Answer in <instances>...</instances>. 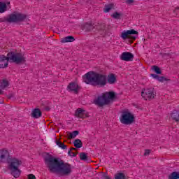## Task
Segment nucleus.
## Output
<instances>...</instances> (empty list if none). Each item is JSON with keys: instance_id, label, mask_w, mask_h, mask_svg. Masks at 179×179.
<instances>
[{"instance_id": "1", "label": "nucleus", "mask_w": 179, "mask_h": 179, "mask_svg": "<svg viewBox=\"0 0 179 179\" xmlns=\"http://www.w3.org/2000/svg\"><path fill=\"white\" fill-rule=\"evenodd\" d=\"M45 164H46L50 173L57 174L61 176H70L72 173V165L64 162V161L49 155L45 157Z\"/></svg>"}, {"instance_id": "2", "label": "nucleus", "mask_w": 179, "mask_h": 179, "mask_svg": "<svg viewBox=\"0 0 179 179\" xmlns=\"http://www.w3.org/2000/svg\"><path fill=\"white\" fill-rule=\"evenodd\" d=\"M83 80L87 85L100 86L103 87L107 85V76L94 71H89L83 76Z\"/></svg>"}, {"instance_id": "3", "label": "nucleus", "mask_w": 179, "mask_h": 179, "mask_svg": "<svg viewBox=\"0 0 179 179\" xmlns=\"http://www.w3.org/2000/svg\"><path fill=\"white\" fill-rule=\"evenodd\" d=\"M9 61L15 62V64H24L26 57L23 53L13 52H8L7 57L0 55V68H8Z\"/></svg>"}, {"instance_id": "4", "label": "nucleus", "mask_w": 179, "mask_h": 179, "mask_svg": "<svg viewBox=\"0 0 179 179\" xmlns=\"http://www.w3.org/2000/svg\"><path fill=\"white\" fill-rule=\"evenodd\" d=\"M8 163L11 176L15 178H19L22 174V171L19 169L22 166V162L17 158H12L8 160Z\"/></svg>"}, {"instance_id": "5", "label": "nucleus", "mask_w": 179, "mask_h": 179, "mask_svg": "<svg viewBox=\"0 0 179 179\" xmlns=\"http://www.w3.org/2000/svg\"><path fill=\"white\" fill-rule=\"evenodd\" d=\"M117 99V95L114 92H105L102 96H99L94 101V104L99 107H103L106 104H110V101L115 100Z\"/></svg>"}, {"instance_id": "6", "label": "nucleus", "mask_w": 179, "mask_h": 179, "mask_svg": "<svg viewBox=\"0 0 179 179\" xmlns=\"http://www.w3.org/2000/svg\"><path fill=\"white\" fill-rule=\"evenodd\" d=\"M121 124L124 125H131L133 122H135V116L131 112L124 110L122 112V115L120 117Z\"/></svg>"}, {"instance_id": "7", "label": "nucleus", "mask_w": 179, "mask_h": 179, "mask_svg": "<svg viewBox=\"0 0 179 179\" xmlns=\"http://www.w3.org/2000/svg\"><path fill=\"white\" fill-rule=\"evenodd\" d=\"M27 16L24 14L16 13L10 14L6 19V22L8 23H16L17 22H23Z\"/></svg>"}, {"instance_id": "8", "label": "nucleus", "mask_w": 179, "mask_h": 179, "mask_svg": "<svg viewBox=\"0 0 179 179\" xmlns=\"http://www.w3.org/2000/svg\"><path fill=\"white\" fill-rule=\"evenodd\" d=\"M141 96L145 100H153L156 97V91L153 87L142 90Z\"/></svg>"}, {"instance_id": "9", "label": "nucleus", "mask_w": 179, "mask_h": 179, "mask_svg": "<svg viewBox=\"0 0 179 179\" xmlns=\"http://www.w3.org/2000/svg\"><path fill=\"white\" fill-rule=\"evenodd\" d=\"M132 34H136V36H138V32L137 31H135V29L123 31L121 34L120 37L122 38V40H127V38L136 40V36H132Z\"/></svg>"}, {"instance_id": "10", "label": "nucleus", "mask_w": 179, "mask_h": 179, "mask_svg": "<svg viewBox=\"0 0 179 179\" xmlns=\"http://www.w3.org/2000/svg\"><path fill=\"white\" fill-rule=\"evenodd\" d=\"M120 59L122 61H132L134 59V55L129 52H124L122 54Z\"/></svg>"}, {"instance_id": "11", "label": "nucleus", "mask_w": 179, "mask_h": 179, "mask_svg": "<svg viewBox=\"0 0 179 179\" xmlns=\"http://www.w3.org/2000/svg\"><path fill=\"white\" fill-rule=\"evenodd\" d=\"M67 89L69 92H73L76 94L79 93V85L75 83H71L69 84Z\"/></svg>"}, {"instance_id": "12", "label": "nucleus", "mask_w": 179, "mask_h": 179, "mask_svg": "<svg viewBox=\"0 0 179 179\" xmlns=\"http://www.w3.org/2000/svg\"><path fill=\"white\" fill-rule=\"evenodd\" d=\"M9 152L6 150H0V162L3 163L5 160H8L9 159Z\"/></svg>"}, {"instance_id": "13", "label": "nucleus", "mask_w": 179, "mask_h": 179, "mask_svg": "<svg viewBox=\"0 0 179 179\" xmlns=\"http://www.w3.org/2000/svg\"><path fill=\"white\" fill-rule=\"evenodd\" d=\"M77 118H86V110L78 108L76 111Z\"/></svg>"}, {"instance_id": "14", "label": "nucleus", "mask_w": 179, "mask_h": 179, "mask_svg": "<svg viewBox=\"0 0 179 179\" xmlns=\"http://www.w3.org/2000/svg\"><path fill=\"white\" fill-rule=\"evenodd\" d=\"M94 29V24L90 23V22H87L84 24L83 27V30H85V31H92Z\"/></svg>"}, {"instance_id": "15", "label": "nucleus", "mask_w": 179, "mask_h": 179, "mask_svg": "<svg viewBox=\"0 0 179 179\" xmlns=\"http://www.w3.org/2000/svg\"><path fill=\"white\" fill-rule=\"evenodd\" d=\"M41 115H42V113L40 108H35L31 112V117H33V118H40Z\"/></svg>"}, {"instance_id": "16", "label": "nucleus", "mask_w": 179, "mask_h": 179, "mask_svg": "<svg viewBox=\"0 0 179 179\" xmlns=\"http://www.w3.org/2000/svg\"><path fill=\"white\" fill-rule=\"evenodd\" d=\"M108 83L109 85H114L117 82V78H115V75L111 73L108 76L107 78Z\"/></svg>"}, {"instance_id": "17", "label": "nucleus", "mask_w": 179, "mask_h": 179, "mask_svg": "<svg viewBox=\"0 0 179 179\" xmlns=\"http://www.w3.org/2000/svg\"><path fill=\"white\" fill-rule=\"evenodd\" d=\"M74 41H75V38L73 36H69L62 38L61 43H73Z\"/></svg>"}, {"instance_id": "18", "label": "nucleus", "mask_w": 179, "mask_h": 179, "mask_svg": "<svg viewBox=\"0 0 179 179\" xmlns=\"http://www.w3.org/2000/svg\"><path fill=\"white\" fill-rule=\"evenodd\" d=\"M172 119L176 122H179V110H173L171 115Z\"/></svg>"}, {"instance_id": "19", "label": "nucleus", "mask_w": 179, "mask_h": 179, "mask_svg": "<svg viewBox=\"0 0 179 179\" xmlns=\"http://www.w3.org/2000/svg\"><path fill=\"white\" fill-rule=\"evenodd\" d=\"M73 145L77 149H80V148L83 146V143H82V141H80V139H76L73 142Z\"/></svg>"}, {"instance_id": "20", "label": "nucleus", "mask_w": 179, "mask_h": 179, "mask_svg": "<svg viewBox=\"0 0 179 179\" xmlns=\"http://www.w3.org/2000/svg\"><path fill=\"white\" fill-rule=\"evenodd\" d=\"M111 9H114V4L110 3L106 5L103 8V12H105V13H108V12H110Z\"/></svg>"}, {"instance_id": "21", "label": "nucleus", "mask_w": 179, "mask_h": 179, "mask_svg": "<svg viewBox=\"0 0 179 179\" xmlns=\"http://www.w3.org/2000/svg\"><path fill=\"white\" fill-rule=\"evenodd\" d=\"M9 86V82L6 80H3L0 83V88L1 89H6V87H8Z\"/></svg>"}, {"instance_id": "22", "label": "nucleus", "mask_w": 179, "mask_h": 179, "mask_svg": "<svg viewBox=\"0 0 179 179\" xmlns=\"http://www.w3.org/2000/svg\"><path fill=\"white\" fill-rule=\"evenodd\" d=\"M169 179H179V172H172L169 175Z\"/></svg>"}, {"instance_id": "23", "label": "nucleus", "mask_w": 179, "mask_h": 179, "mask_svg": "<svg viewBox=\"0 0 179 179\" xmlns=\"http://www.w3.org/2000/svg\"><path fill=\"white\" fill-rule=\"evenodd\" d=\"M56 145H57V146H59L61 149H63V150L66 149V145L65 143L61 142L59 140L56 141Z\"/></svg>"}, {"instance_id": "24", "label": "nucleus", "mask_w": 179, "mask_h": 179, "mask_svg": "<svg viewBox=\"0 0 179 179\" xmlns=\"http://www.w3.org/2000/svg\"><path fill=\"white\" fill-rule=\"evenodd\" d=\"M6 10V3L0 2V13H3Z\"/></svg>"}, {"instance_id": "25", "label": "nucleus", "mask_w": 179, "mask_h": 179, "mask_svg": "<svg viewBox=\"0 0 179 179\" xmlns=\"http://www.w3.org/2000/svg\"><path fill=\"white\" fill-rule=\"evenodd\" d=\"M125 174L122 173H117L115 174V179H125Z\"/></svg>"}, {"instance_id": "26", "label": "nucleus", "mask_w": 179, "mask_h": 179, "mask_svg": "<svg viewBox=\"0 0 179 179\" xmlns=\"http://www.w3.org/2000/svg\"><path fill=\"white\" fill-rule=\"evenodd\" d=\"M79 135V131L76 130L73 132L70 133V135L69 136V139H73V138H76V136Z\"/></svg>"}, {"instance_id": "27", "label": "nucleus", "mask_w": 179, "mask_h": 179, "mask_svg": "<svg viewBox=\"0 0 179 179\" xmlns=\"http://www.w3.org/2000/svg\"><path fill=\"white\" fill-rule=\"evenodd\" d=\"M80 159L83 162H86L87 160V155L85 152L80 153Z\"/></svg>"}, {"instance_id": "28", "label": "nucleus", "mask_w": 179, "mask_h": 179, "mask_svg": "<svg viewBox=\"0 0 179 179\" xmlns=\"http://www.w3.org/2000/svg\"><path fill=\"white\" fill-rule=\"evenodd\" d=\"M152 71H155L157 75H160L162 73V71L160 70V68H159V66H152Z\"/></svg>"}, {"instance_id": "29", "label": "nucleus", "mask_w": 179, "mask_h": 179, "mask_svg": "<svg viewBox=\"0 0 179 179\" xmlns=\"http://www.w3.org/2000/svg\"><path fill=\"white\" fill-rule=\"evenodd\" d=\"M112 17H113V19H120L121 17V13H118V12H115L112 15Z\"/></svg>"}, {"instance_id": "30", "label": "nucleus", "mask_w": 179, "mask_h": 179, "mask_svg": "<svg viewBox=\"0 0 179 179\" xmlns=\"http://www.w3.org/2000/svg\"><path fill=\"white\" fill-rule=\"evenodd\" d=\"M157 80H159V82H164V81L167 82L168 80H170V79H167L164 76H158Z\"/></svg>"}, {"instance_id": "31", "label": "nucleus", "mask_w": 179, "mask_h": 179, "mask_svg": "<svg viewBox=\"0 0 179 179\" xmlns=\"http://www.w3.org/2000/svg\"><path fill=\"white\" fill-rule=\"evenodd\" d=\"M27 178L28 179H36V176L33 175V174H29L27 176Z\"/></svg>"}, {"instance_id": "32", "label": "nucleus", "mask_w": 179, "mask_h": 179, "mask_svg": "<svg viewBox=\"0 0 179 179\" xmlns=\"http://www.w3.org/2000/svg\"><path fill=\"white\" fill-rule=\"evenodd\" d=\"M150 155V150H145L144 156H149Z\"/></svg>"}, {"instance_id": "33", "label": "nucleus", "mask_w": 179, "mask_h": 179, "mask_svg": "<svg viewBox=\"0 0 179 179\" xmlns=\"http://www.w3.org/2000/svg\"><path fill=\"white\" fill-rule=\"evenodd\" d=\"M150 76H152V78H153L154 79H157L159 78V75L157 74H150Z\"/></svg>"}, {"instance_id": "34", "label": "nucleus", "mask_w": 179, "mask_h": 179, "mask_svg": "<svg viewBox=\"0 0 179 179\" xmlns=\"http://www.w3.org/2000/svg\"><path fill=\"white\" fill-rule=\"evenodd\" d=\"M72 150H76V148H70V150L68 152V155H71V152H72Z\"/></svg>"}, {"instance_id": "35", "label": "nucleus", "mask_w": 179, "mask_h": 179, "mask_svg": "<svg viewBox=\"0 0 179 179\" xmlns=\"http://www.w3.org/2000/svg\"><path fill=\"white\" fill-rule=\"evenodd\" d=\"M69 156H71L72 157H75L76 156V154L74 152H71V154L69 155Z\"/></svg>"}, {"instance_id": "36", "label": "nucleus", "mask_w": 179, "mask_h": 179, "mask_svg": "<svg viewBox=\"0 0 179 179\" xmlns=\"http://www.w3.org/2000/svg\"><path fill=\"white\" fill-rule=\"evenodd\" d=\"M45 110L46 111H50V110H51V108H50V107L47 106V107L45 108Z\"/></svg>"}, {"instance_id": "37", "label": "nucleus", "mask_w": 179, "mask_h": 179, "mask_svg": "<svg viewBox=\"0 0 179 179\" xmlns=\"http://www.w3.org/2000/svg\"><path fill=\"white\" fill-rule=\"evenodd\" d=\"M134 2V0H127L128 3H132Z\"/></svg>"}, {"instance_id": "38", "label": "nucleus", "mask_w": 179, "mask_h": 179, "mask_svg": "<svg viewBox=\"0 0 179 179\" xmlns=\"http://www.w3.org/2000/svg\"><path fill=\"white\" fill-rule=\"evenodd\" d=\"M104 178H105L106 179H111V178H110V176H105Z\"/></svg>"}, {"instance_id": "39", "label": "nucleus", "mask_w": 179, "mask_h": 179, "mask_svg": "<svg viewBox=\"0 0 179 179\" xmlns=\"http://www.w3.org/2000/svg\"><path fill=\"white\" fill-rule=\"evenodd\" d=\"M7 3H8V5H9L10 3V2H8Z\"/></svg>"}, {"instance_id": "40", "label": "nucleus", "mask_w": 179, "mask_h": 179, "mask_svg": "<svg viewBox=\"0 0 179 179\" xmlns=\"http://www.w3.org/2000/svg\"><path fill=\"white\" fill-rule=\"evenodd\" d=\"M70 155H72V151H71Z\"/></svg>"}, {"instance_id": "41", "label": "nucleus", "mask_w": 179, "mask_h": 179, "mask_svg": "<svg viewBox=\"0 0 179 179\" xmlns=\"http://www.w3.org/2000/svg\"><path fill=\"white\" fill-rule=\"evenodd\" d=\"M0 94H1V92H0Z\"/></svg>"}]
</instances>
